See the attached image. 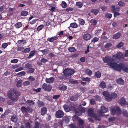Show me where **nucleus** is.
Wrapping results in <instances>:
<instances>
[{
  "instance_id": "obj_27",
  "label": "nucleus",
  "mask_w": 128,
  "mask_h": 128,
  "mask_svg": "<svg viewBox=\"0 0 128 128\" xmlns=\"http://www.w3.org/2000/svg\"><path fill=\"white\" fill-rule=\"evenodd\" d=\"M26 43L24 40H20L18 41L17 42V45H21L22 44Z\"/></svg>"
},
{
  "instance_id": "obj_13",
  "label": "nucleus",
  "mask_w": 128,
  "mask_h": 128,
  "mask_svg": "<svg viewBox=\"0 0 128 128\" xmlns=\"http://www.w3.org/2000/svg\"><path fill=\"white\" fill-rule=\"evenodd\" d=\"M18 120V118L16 115L13 114L10 118V120L12 122H16Z\"/></svg>"
},
{
  "instance_id": "obj_57",
  "label": "nucleus",
  "mask_w": 128,
  "mask_h": 128,
  "mask_svg": "<svg viewBox=\"0 0 128 128\" xmlns=\"http://www.w3.org/2000/svg\"><path fill=\"white\" fill-rule=\"evenodd\" d=\"M22 81V80H18L16 84V86L18 87H20L22 82H21L20 81Z\"/></svg>"
},
{
  "instance_id": "obj_18",
  "label": "nucleus",
  "mask_w": 128,
  "mask_h": 128,
  "mask_svg": "<svg viewBox=\"0 0 128 128\" xmlns=\"http://www.w3.org/2000/svg\"><path fill=\"white\" fill-rule=\"evenodd\" d=\"M120 104L122 106H123L126 105V102L125 99L124 98H122L120 102Z\"/></svg>"
},
{
  "instance_id": "obj_53",
  "label": "nucleus",
  "mask_w": 128,
  "mask_h": 128,
  "mask_svg": "<svg viewBox=\"0 0 128 128\" xmlns=\"http://www.w3.org/2000/svg\"><path fill=\"white\" fill-rule=\"evenodd\" d=\"M105 98L106 100L108 102L110 101L112 99V98L110 96H108V97H106Z\"/></svg>"
},
{
  "instance_id": "obj_4",
  "label": "nucleus",
  "mask_w": 128,
  "mask_h": 128,
  "mask_svg": "<svg viewBox=\"0 0 128 128\" xmlns=\"http://www.w3.org/2000/svg\"><path fill=\"white\" fill-rule=\"evenodd\" d=\"M75 72V71L74 70L70 68L65 69L63 72L64 74L67 78L73 74Z\"/></svg>"
},
{
  "instance_id": "obj_59",
  "label": "nucleus",
  "mask_w": 128,
  "mask_h": 128,
  "mask_svg": "<svg viewBox=\"0 0 128 128\" xmlns=\"http://www.w3.org/2000/svg\"><path fill=\"white\" fill-rule=\"evenodd\" d=\"M70 128H75L76 127V124H72L69 125Z\"/></svg>"
},
{
  "instance_id": "obj_37",
  "label": "nucleus",
  "mask_w": 128,
  "mask_h": 128,
  "mask_svg": "<svg viewBox=\"0 0 128 128\" xmlns=\"http://www.w3.org/2000/svg\"><path fill=\"white\" fill-rule=\"evenodd\" d=\"M78 25L75 23H72L70 24V26L73 28H76L78 27Z\"/></svg>"
},
{
  "instance_id": "obj_28",
  "label": "nucleus",
  "mask_w": 128,
  "mask_h": 128,
  "mask_svg": "<svg viewBox=\"0 0 128 128\" xmlns=\"http://www.w3.org/2000/svg\"><path fill=\"white\" fill-rule=\"evenodd\" d=\"M26 103L28 104L30 106L34 104L35 103L32 100H28L26 101Z\"/></svg>"
},
{
  "instance_id": "obj_56",
  "label": "nucleus",
  "mask_w": 128,
  "mask_h": 128,
  "mask_svg": "<svg viewBox=\"0 0 128 128\" xmlns=\"http://www.w3.org/2000/svg\"><path fill=\"white\" fill-rule=\"evenodd\" d=\"M18 62V60L17 59H13L10 61V62L12 63H16Z\"/></svg>"
},
{
  "instance_id": "obj_16",
  "label": "nucleus",
  "mask_w": 128,
  "mask_h": 128,
  "mask_svg": "<svg viewBox=\"0 0 128 128\" xmlns=\"http://www.w3.org/2000/svg\"><path fill=\"white\" fill-rule=\"evenodd\" d=\"M63 108L65 111L66 112H69L70 110V106L66 104H64L63 106Z\"/></svg>"
},
{
  "instance_id": "obj_17",
  "label": "nucleus",
  "mask_w": 128,
  "mask_h": 128,
  "mask_svg": "<svg viewBox=\"0 0 128 128\" xmlns=\"http://www.w3.org/2000/svg\"><path fill=\"white\" fill-rule=\"evenodd\" d=\"M36 54V52L35 50H33L31 51L28 57V58H32Z\"/></svg>"
},
{
  "instance_id": "obj_46",
  "label": "nucleus",
  "mask_w": 128,
  "mask_h": 128,
  "mask_svg": "<svg viewBox=\"0 0 128 128\" xmlns=\"http://www.w3.org/2000/svg\"><path fill=\"white\" fill-rule=\"evenodd\" d=\"M40 123L37 122H35L34 128H39Z\"/></svg>"
},
{
  "instance_id": "obj_44",
  "label": "nucleus",
  "mask_w": 128,
  "mask_h": 128,
  "mask_svg": "<svg viewBox=\"0 0 128 128\" xmlns=\"http://www.w3.org/2000/svg\"><path fill=\"white\" fill-rule=\"evenodd\" d=\"M93 25L95 26L96 24L97 21L95 20H91L90 22Z\"/></svg>"
},
{
  "instance_id": "obj_47",
  "label": "nucleus",
  "mask_w": 128,
  "mask_h": 128,
  "mask_svg": "<svg viewBox=\"0 0 128 128\" xmlns=\"http://www.w3.org/2000/svg\"><path fill=\"white\" fill-rule=\"evenodd\" d=\"M122 114L125 117H128V113L126 110H123L122 112Z\"/></svg>"
},
{
  "instance_id": "obj_31",
  "label": "nucleus",
  "mask_w": 128,
  "mask_h": 128,
  "mask_svg": "<svg viewBox=\"0 0 128 128\" xmlns=\"http://www.w3.org/2000/svg\"><path fill=\"white\" fill-rule=\"evenodd\" d=\"M103 95L105 96V98L109 96L110 94L108 91H104L102 93Z\"/></svg>"
},
{
  "instance_id": "obj_14",
  "label": "nucleus",
  "mask_w": 128,
  "mask_h": 128,
  "mask_svg": "<svg viewBox=\"0 0 128 128\" xmlns=\"http://www.w3.org/2000/svg\"><path fill=\"white\" fill-rule=\"evenodd\" d=\"M47 110L46 107H44L41 109L40 113L42 116H44L46 114Z\"/></svg>"
},
{
  "instance_id": "obj_55",
  "label": "nucleus",
  "mask_w": 128,
  "mask_h": 128,
  "mask_svg": "<svg viewBox=\"0 0 128 128\" xmlns=\"http://www.w3.org/2000/svg\"><path fill=\"white\" fill-rule=\"evenodd\" d=\"M26 128H31L30 124L29 122H27L25 124Z\"/></svg>"
},
{
  "instance_id": "obj_58",
  "label": "nucleus",
  "mask_w": 128,
  "mask_h": 128,
  "mask_svg": "<svg viewBox=\"0 0 128 128\" xmlns=\"http://www.w3.org/2000/svg\"><path fill=\"white\" fill-rule=\"evenodd\" d=\"M78 108H79V109H80L82 114L83 112L84 113L85 112V109L84 108V107H79Z\"/></svg>"
},
{
  "instance_id": "obj_29",
  "label": "nucleus",
  "mask_w": 128,
  "mask_h": 128,
  "mask_svg": "<svg viewBox=\"0 0 128 128\" xmlns=\"http://www.w3.org/2000/svg\"><path fill=\"white\" fill-rule=\"evenodd\" d=\"M37 104L38 106L40 107H42L44 106V102L42 101L38 100Z\"/></svg>"
},
{
  "instance_id": "obj_25",
  "label": "nucleus",
  "mask_w": 128,
  "mask_h": 128,
  "mask_svg": "<svg viewBox=\"0 0 128 128\" xmlns=\"http://www.w3.org/2000/svg\"><path fill=\"white\" fill-rule=\"evenodd\" d=\"M62 120L66 124H68L70 120L69 118L67 116H65Z\"/></svg>"
},
{
  "instance_id": "obj_7",
  "label": "nucleus",
  "mask_w": 128,
  "mask_h": 128,
  "mask_svg": "<svg viewBox=\"0 0 128 128\" xmlns=\"http://www.w3.org/2000/svg\"><path fill=\"white\" fill-rule=\"evenodd\" d=\"M113 56L117 59L121 60L122 58L124 57V54L122 52H119L117 53L116 54L114 55Z\"/></svg>"
},
{
  "instance_id": "obj_63",
  "label": "nucleus",
  "mask_w": 128,
  "mask_h": 128,
  "mask_svg": "<svg viewBox=\"0 0 128 128\" xmlns=\"http://www.w3.org/2000/svg\"><path fill=\"white\" fill-rule=\"evenodd\" d=\"M90 103L91 104L94 105L95 104L96 102L94 99H91L90 101Z\"/></svg>"
},
{
  "instance_id": "obj_23",
  "label": "nucleus",
  "mask_w": 128,
  "mask_h": 128,
  "mask_svg": "<svg viewBox=\"0 0 128 128\" xmlns=\"http://www.w3.org/2000/svg\"><path fill=\"white\" fill-rule=\"evenodd\" d=\"M100 87L102 89H104L106 87V85L105 82L104 81H102L100 84Z\"/></svg>"
},
{
  "instance_id": "obj_2",
  "label": "nucleus",
  "mask_w": 128,
  "mask_h": 128,
  "mask_svg": "<svg viewBox=\"0 0 128 128\" xmlns=\"http://www.w3.org/2000/svg\"><path fill=\"white\" fill-rule=\"evenodd\" d=\"M103 60L104 62L106 63L110 67L113 68H116L115 66L116 65V63L114 62V60L111 57L106 56L105 57L103 58Z\"/></svg>"
},
{
  "instance_id": "obj_3",
  "label": "nucleus",
  "mask_w": 128,
  "mask_h": 128,
  "mask_svg": "<svg viewBox=\"0 0 128 128\" xmlns=\"http://www.w3.org/2000/svg\"><path fill=\"white\" fill-rule=\"evenodd\" d=\"M116 68L114 69L120 71L121 70L125 72H128V65L126 64H116L115 66Z\"/></svg>"
},
{
  "instance_id": "obj_36",
  "label": "nucleus",
  "mask_w": 128,
  "mask_h": 128,
  "mask_svg": "<svg viewBox=\"0 0 128 128\" xmlns=\"http://www.w3.org/2000/svg\"><path fill=\"white\" fill-rule=\"evenodd\" d=\"M70 100L72 101H75L77 100V98L76 96H72L70 97Z\"/></svg>"
},
{
  "instance_id": "obj_39",
  "label": "nucleus",
  "mask_w": 128,
  "mask_h": 128,
  "mask_svg": "<svg viewBox=\"0 0 128 128\" xmlns=\"http://www.w3.org/2000/svg\"><path fill=\"white\" fill-rule=\"evenodd\" d=\"M62 7L63 8H66L67 6V4L64 1H62L61 4Z\"/></svg>"
},
{
  "instance_id": "obj_20",
  "label": "nucleus",
  "mask_w": 128,
  "mask_h": 128,
  "mask_svg": "<svg viewBox=\"0 0 128 128\" xmlns=\"http://www.w3.org/2000/svg\"><path fill=\"white\" fill-rule=\"evenodd\" d=\"M116 112L117 115H120L121 114V110L119 106H116Z\"/></svg>"
},
{
  "instance_id": "obj_32",
  "label": "nucleus",
  "mask_w": 128,
  "mask_h": 128,
  "mask_svg": "<svg viewBox=\"0 0 128 128\" xmlns=\"http://www.w3.org/2000/svg\"><path fill=\"white\" fill-rule=\"evenodd\" d=\"M76 5L79 8H81L83 6L82 2H77Z\"/></svg>"
},
{
  "instance_id": "obj_6",
  "label": "nucleus",
  "mask_w": 128,
  "mask_h": 128,
  "mask_svg": "<svg viewBox=\"0 0 128 128\" xmlns=\"http://www.w3.org/2000/svg\"><path fill=\"white\" fill-rule=\"evenodd\" d=\"M64 114V112L62 110H58L56 112L55 115L56 118H61L63 117Z\"/></svg>"
},
{
  "instance_id": "obj_33",
  "label": "nucleus",
  "mask_w": 128,
  "mask_h": 128,
  "mask_svg": "<svg viewBox=\"0 0 128 128\" xmlns=\"http://www.w3.org/2000/svg\"><path fill=\"white\" fill-rule=\"evenodd\" d=\"M95 76L96 78H99L101 76V74L100 72L98 71L95 73Z\"/></svg>"
},
{
  "instance_id": "obj_50",
  "label": "nucleus",
  "mask_w": 128,
  "mask_h": 128,
  "mask_svg": "<svg viewBox=\"0 0 128 128\" xmlns=\"http://www.w3.org/2000/svg\"><path fill=\"white\" fill-rule=\"evenodd\" d=\"M112 46V44L110 43H108L106 44L105 46V47L106 48H110Z\"/></svg>"
},
{
  "instance_id": "obj_35",
  "label": "nucleus",
  "mask_w": 128,
  "mask_h": 128,
  "mask_svg": "<svg viewBox=\"0 0 128 128\" xmlns=\"http://www.w3.org/2000/svg\"><path fill=\"white\" fill-rule=\"evenodd\" d=\"M27 112H28L30 114H32L33 112L32 108L30 107L27 106Z\"/></svg>"
},
{
  "instance_id": "obj_10",
  "label": "nucleus",
  "mask_w": 128,
  "mask_h": 128,
  "mask_svg": "<svg viewBox=\"0 0 128 128\" xmlns=\"http://www.w3.org/2000/svg\"><path fill=\"white\" fill-rule=\"evenodd\" d=\"M72 108H74L76 114L77 115L79 116H80L82 115V114L79 109V108H75L74 106L72 107Z\"/></svg>"
},
{
  "instance_id": "obj_38",
  "label": "nucleus",
  "mask_w": 128,
  "mask_h": 128,
  "mask_svg": "<svg viewBox=\"0 0 128 128\" xmlns=\"http://www.w3.org/2000/svg\"><path fill=\"white\" fill-rule=\"evenodd\" d=\"M69 51L70 52H73L76 50L73 47H70L68 48Z\"/></svg>"
},
{
  "instance_id": "obj_9",
  "label": "nucleus",
  "mask_w": 128,
  "mask_h": 128,
  "mask_svg": "<svg viewBox=\"0 0 128 128\" xmlns=\"http://www.w3.org/2000/svg\"><path fill=\"white\" fill-rule=\"evenodd\" d=\"M78 128H84L83 126L84 122L82 119H79L78 120Z\"/></svg>"
},
{
  "instance_id": "obj_12",
  "label": "nucleus",
  "mask_w": 128,
  "mask_h": 128,
  "mask_svg": "<svg viewBox=\"0 0 128 128\" xmlns=\"http://www.w3.org/2000/svg\"><path fill=\"white\" fill-rule=\"evenodd\" d=\"M88 116L91 117H94V116L93 110L92 108H89L88 110Z\"/></svg>"
},
{
  "instance_id": "obj_24",
  "label": "nucleus",
  "mask_w": 128,
  "mask_h": 128,
  "mask_svg": "<svg viewBox=\"0 0 128 128\" xmlns=\"http://www.w3.org/2000/svg\"><path fill=\"white\" fill-rule=\"evenodd\" d=\"M120 36V32H118L114 35L113 38L115 39H117L119 38Z\"/></svg>"
},
{
  "instance_id": "obj_1",
  "label": "nucleus",
  "mask_w": 128,
  "mask_h": 128,
  "mask_svg": "<svg viewBox=\"0 0 128 128\" xmlns=\"http://www.w3.org/2000/svg\"><path fill=\"white\" fill-rule=\"evenodd\" d=\"M20 92L16 88L10 89L8 91V96L11 100L8 101L7 104L9 105H12L14 104V102H16L18 100V97L20 96Z\"/></svg>"
},
{
  "instance_id": "obj_64",
  "label": "nucleus",
  "mask_w": 128,
  "mask_h": 128,
  "mask_svg": "<svg viewBox=\"0 0 128 128\" xmlns=\"http://www.w3.org/2000/svg\"><path fill=\"white\" fill-rule=\"evenodd\" d=\"M116 119L115 117H112L109 118L108 120L110 122H112L114 120Z\"/></svg>"
},
{
  "instance_id": "obj_19",
  "label": "nucleus",
  "mask_w": 128,
  "mask_h": 128,
  "mask_svg": "<svg viewBox=\"0 0 128 128\" xmlns=\"http://www.w3.org/2000/svg\"><path fill=\"white\" fill-rule=\"evenodd\" d=\"M20 110L22 113L24 112L26 115L27 114H28L27 108H26L25 106H22Z\"/></svg>"
},
{
  "instance_id": "obj_54",
  "label": "nucleus",
  "mask_w": 128,
  "mask_h": 128,
  "mask_svg": "<svg viewBox=\"0 0 128 128\" xmlns=\"http://www.w3.org/2000/svg\"><path fill=\"white\" fill-rule=\"evenodd\" d=\"M40 51L42 52V53L44 54L49 52V50L48 49H44V50H40Z\"/></svg>"
},
{
  "instance_id": "obj_15",
  "label": "nucleus",
  "mask_w": 128,
  "mask_h": 128,
  "mask_svg": "<svg viewBox=\"0 0 128 128\" xmlns=\"http://www.w3.org/2000/svg\"><path fill=\"white\" fill-rule=\"evenodd\" d=\"M83 38L86 40H89L91 37V35L88 34H84L83 36Z\"/></svg>"
},
{
  "instance_id": "obj_51",
  "label": "nucleus",
  "mask_w": 128,
  "mask_h": 128,
  "mask_svg": "<svg viewBox=\"0 0 128 128\" xmlns=\"http://www.w3.org/2000/svg\"><path fill=\"white\" fill-rule=\"evenodd\" d=\"M112 14L109 13H107L105 16L106 18H110L112 17Z\"/></svg>"
},
{
  "instance_id": "obj_42",
  "label": "nucleus",
  "mask_w": 128,
  "mask_h": 128,
  "mask_svg": "<svg viewBox=\"0 0 128 128\" xmlns=\"http://www.w3.org/2000/svg\"><path fill=\"white\" fill-rule=\"evenodd\" d=\"M123 43L122 42H120L116 45V47L117 48H119L123 46Z\"/></svg>"
},
{
  "instance_id": "obj_62",
  "label": "nucleus",
  "mask_w": 128,
  "mask_h": 128,
  "mask_svg": "<svg viewBox=\"0 0 128 128\" xmlns=\"http://www.w3.org/2000/svg\"><path fill=\"white\" fill-rule=\"evenodd\" d=\"M41 89L40 88H38L36 89L33 88V90L36 92H40Z\"/></svg>"
},
{
  "instance_id": "obj_48",
  "label": "nucleus",
  "mask_w": 128,
  "mask_h": 128,
  "mask_svg": "<svg viewBox=\"0 0 128 128\" xmlns=\"http://www.w3.org/2000/svg\"><path fill=\"white\" fill-rule=\"evenodd\" d=\"M30 48H27L24 49V50H22V52L26 53H28L30 51Z\"/></svg>"
},
{
  "instance_id": "obj_43",
  "label": "nucleus",
  "mask_w": 128,
  "mask_h": 128,
  "mask_svg": "<svg viewBox=\"0 0 128 128\" xmlns=\"http://www.w3.org/2000/svg\"><path fill=\"white\" fill-rule=\"evenodd\" d=\"M110 96L111 97L112 99L115 98L117 96V94L116 93H112L111 94Z\"/></svg>"
},
{
  "instance_id": "obj_11",
  "label": "nucleus",
  "mask_w": 128,
  "mask_h": 128,
  "mask_svg": "<svg viewBox=\"0 0 128 128\" xmlns=\"http://www.w3.org/2000/svg\"><path fill=\"white\" fill-rule=\"evenodd\" d=\"M108 109L104 106H101L100 112L101 113H105L108 111Z\"/></svg>"
},
{
  "instance_id": "obj_49",
  "label": "nucleus",
  "mask_w": 128,
  "mask_h": 128,
  "mask_svg": "<svg viewBox=\"0 0 128 128\" xmlns=\"http://www.w3.org/2000/svg\"><path fill=\"white\" fill-rule=\"evenodd\" d=\"M25 66L26 68H29V69L32 67V66L29 63L26 64L25 65Z\"/></svg>"
},
{
  "instance_id": "obj_34",
  "label": "nucleus",
  "mask_w": 128,
  "mask_h": 128,
  "mask_svg": "<svg viewBox=\"0 0 128 128\" xmlns=\"http://www.w3.org/2000/svg\"><path fill=\"white\" fill-rule=\"evenodd\" d=\"M110 110L111 114L113 115H114L116 113V110L114 108H111Z\"/></svg>"
},
{
  "instance_id": "obj_22",
  "label": "nucleus",
  "mask_w": 128,
  "mask_h": 128,
  "mask_svg": "<svg viewBox=\"0 0 128 128\" xmlns=\"http://www.w3.org/2000/svg\"><path fill=\"white\" fill-rule=\"evenodd\" d=\"M57 39V37L54 36L51 38H48L47 39V40L49 41L50 42H52L54 40H56Z\"/></svg>"
},
{
  "instance_id": "obj_30",
  "label": "nucleus",
  "mask_w": 128,
  "mask_h": 128,
  "mask_svg": "<svg viewBox=\"0 0 128 128\" xmlns=\"http://www.w3.org/2000/svg\"><path fill=\"white\" fill-rule=\"evenodd\" d=\"M85 73L87 74L90 76L92 74V71L89 69H87L85 71Z\"/></svg>"
},
{
  "instance_id": "obj_40",
  "label": "nucleus",
  "mask_w": 128,
  "mask_h": 128,
  "mask_svg": "<svg viewBox=\"0 0 128 128\" xmlns=\"http://www.w3.org/2000/svg\"><path fill=\"white\" fill-rule=\"evenodd\" d=\"M78 21L79 23L82 25H84L85 22L81 18H79L78 19Z\"/></svg>"
},
{
  "instance_id": "obj_41",
  "label": "nucleus",
  "mask_w": 128,
  "mask_h": 128,
  "mask_svg": "<svg viewBox=\"0 0 128 128\" xmlns=\"http://www.w3.org/2000/svg\"><path fill=\"white\" fill-rule=\"evenodd\" d=\"M90 12H91L95 14H96L99 11L98 10L96 9H92L91 10Z\"/></svg>"
},
{
  "instance_id": "obj_8",
  "label": "nucleus",
  "mask_w": 128,
  "mask_h": 128,
  "mask_svg": "<svg viewBox=\"0 0 128 128\" xmlns=\"http://www.w3.org/2000/svg\"><path fill=\"white\" fill-rule=\"evenodd\" d=\"M112 9L111 10L113 11L115 17L118 16L120 15V13L116 12V10L118 11H119L120 9L119 8H115V6L114 5L112 6Z\"/></svg>"
},
{
  "instance_id": "obj_45",
  "label": "nucleus",
  "mask_w": 128,
  "mask_h": 128,
  "mask_svg": "<svg viewBox=\"0 0 128 128\" xmlns=\"http://www.w3.org/2000/svg\"><path fill=\"white\" fill-rule=\"evenodd\" d=\"M28 14V12L26 11H22L21 13L22 16H26Z\"/></svg>"
},
{
  "instance_id": "obj_21",
  "label": "nucleus",
  "mask_w": 128,
  "mask_h": 128,
  "mask_svg": "<svg viewBox=\"0 0 128 128\" xmlns=\"http://www.w3.org/2000/svg\"><path fill=\"white\" fill-rule=\"evenodd\" d=\"M67 88L66 86L61 84L59 86V90H65Z\"/></svg>"
},
{
  "instance_id": "obj_60",
  "label": "nucleus",
  "mask_w": 128,
  "mask_h": 128,
  "mask_svg": "<svg viewBox=\"0 0 128 128\" xmlns=\"http://www.w3.org/2000/svg\"><path fill=\"white\" fill-rule=\"evenodd\" d=\"M44 27V26L43 25H40L37 28L38 30H41Z\"/></svg>"
},
{
  "instance_id": "obj_5",
  "label": "nucleus",
  "mask_w": 128,
  "mask_h": 128,
  "mask_svg": "<svg viewBox=\"0 0 128 128\" xmlns=\"http://www.w3.org/2000/svg\"><path fill=\"white\" fill-rule=\"evenodd\" d=\"M42 88L44 91L47 92L50 91L52 88L51 85L46 83L43 84Z\"/></svg>"
},
{
  "instance_id": "obj_52",
  "label": "nucleus",
  "mask_w": 128,
  "mask_h": 128,
  "mask_svg": "<svg viewBox=\"0 0 128 128\" xmlns=\"http://www.w3.org/2000/svg\"><path fill=\"white\" fill-rule=\"evenodd\" d=\"M116 82L118 84L123 85L124 84V80H116Z\"/></svg>"
},
{
  "instance_id": "obj_61",
  "label": "nucleus",
  "mask_w": 128,
  "mask_h": 128,
  "mask_svg": "<svg viewBox=\"0 0 128 128\" xmlns=\"http://www.w3.org/2000/svg\"><path fill=\"white\" fill-rule=\"evenodd\" d=\"M25 74V72L24 71H22L18 73L17 74V75L18 76H22Z\"/></svg>"
},
{
  "instance_id": "obj_26",
  "label": "nucleus",
  "mask_w": 128,
  "mask_h": 128,
  "mask_svg": "<svg viewBox=\"0 0 128 128\" xmlns=\"http://www.w3.org/2000/svg\"><path fill=\"white\" fill-rule=\"evenodd\" d=\"M22 24L21 22H19L16 23L14 25V26L17 28H18L22 26Z\"/></svg>"
}]
</instances>
